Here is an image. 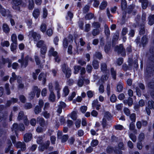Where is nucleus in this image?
Segmentation results:
<instances>
[{"label": "nucleus", "instance_id": "obj_1", "mask_svg": "<svg viewBox=\"0 0 154 154\" xmlns=\"http://www.w3.org/2000/svg\"><path fill=\"white\" fill-rule=\"evenodd\" d=\"M37 46L38 48H41V53L43 55L42 57L43 58L45 57L44 55L46 53L47 48L46 45L44 43V42L42 40L39 41L37 44Z\"/></svg>", "mask_w": 154, "mask_h": 154}, {"label": "nucleus", "instance_id": "obj_2", "mask_svg": "<svg viewBox=\"0 0 154 154\" xmlns=\"http://www.w3.org/2000/svg\"><path fill=\"white\" fill-rule=\"evenodd\" d=\"M41 90L37 86L34 87L31 91L29 94V98L30 99H32L35 96L36 94L37 97H38L40 96Z\"/></svg>", "mask_w": 154, "mask_h": 154}, {"label": "nucleus", "instance_id": "obj_3", "mask_svg": "<svg viewBox=\"0 0 154 154\" xmlns=\"http://www.w3.org/2000/svg\"><path fill=\"white\" fill-rule=\"evenodd\" d=\"M62 70L65 74L67 78H69L71 74V70L70 68L66 64L63 65L62 68Z\"/></svg>", "mask_w": 154, "mask_h": 154}, {"label": "nucleus", "instance_id": "obj_4", "mask_svg": "<svg viewBox=\"0 0 154 154\" xmlns=\"http://www.w3.org/2000/svg\"><path fill=\"white\" fill-rule=\"evenodd\" d=\"M93 26L96 29H94L92 31V34L94 36H95L98 35L100 32L99 28L100 25L98 22H95L92 24Z\"/></svg>", "mask_w": 154, "mask_h": 154}, {"label": "nucleus", "instance_id": "obj_5", "mask_svg": "<svg viewBox=\"0 0 154 154\" xmlns=\"http://www.w3.org/2000/svg\"><path fill=\"white\" fill-rule=\"evenodd\" d=\"M28 36L30 38L32 37L35 41H37L40 38V36L33 31H31L29 32Z\"/></svg>", "mask_w": 154, "mask_h": 154}, {"label": "nucleus", "instance_id": "obj_6", "mask_svg": "<svg viewBox=\"0 0 154 154\" xmlns=\"http://www.w3.org/2000/svg\"><path fill=\"white\" fill-rule=\"evenodd\" d=\"M106 115H108V117H107V120H109L111 117V114L109 112H107L105 113L102 122V125L104 128H105L106 126Z\"/></svg>", "mask_w": 154, "mask_h": 154}, {"label": "nucleus", "instance_id": "obj_7", "mask_svg": "<svg viewBox=\"0 0 154 154\" xmlns=\"http://www.w3.org/2000/svg\"><path fill=\"white\" fill-rule=\"evenodd\" d=\"M12 1L13 8L16 10H19L20 7L19 5L21 4V1L20 0H12Z\"/></svg>", "mask_w": 154, "mask_h": 154}, {"label": "nucleus", "instance_id": "obj_8", "mask_svg": "<svg viewBox=\"0 0 154 154\" xmlns=\"http://www.w3.org/2000/svg\"><path fill=\"white\" fill-rule=\"evenodd\" d=\"M23 55H22V60H19V62L21 63V66L22 67H26L27 64V60L28 59H29L30 60H32V58L30 57H29V56H27L25 59L24 60H23Z\"/></svg>", "mask_w": 154, "mask_h": 154}, {"label": "nucleus", "instance_id": "obj_9", "mask_svg": "<svg viewBox=\"0 0 154 154\" xmlns=\"http://www.w3.org/2000/svg\"><path fill=\"white\" fill-rule=\"evenodd\" d=\"M19 129L20 131H23L25 129V127L22 124H20L19 126L17 124H14L13 125L12 128L13 131L14 130L16 131Z\"/></svg>", "mask_w": 154, "mask_h": 154}, {"label": "nucleus", "instance_id": "obj_10", "mask_svg": "<svg viewBox=\"0 0 154 154\" xmlns=\"http://www.w3.org/2000/svg\"><path fill=\"white\" fill-rule=\"evenodd\" d=\"M148 107L149 108H146V111L148 115L150 114V110L149 109L153 108L154 109V102L152 101H149L148 103Z\"/></svg>", "mask_w": 154, "mask_h": 154}, {"label": "nucleus", "instance_id": "obj_11", "mask_svg": "<svg viewBox=\"0 0 154 154\" xmlns=\"http://www.w3.org/2000/svg\"><path fill=\"white\" fill-rule=\"evenodd\" d=\"M54 86H55V89L57 92L58 99H59L60 97V91L61 89V88L59 84L57 82H55Z\"/></svg>", "mask_w": 154, "mask_h": 154}, {"label": "nucleus", "instance_id": "obj_12", "mask_svg": "<svg viewBox=\"0 0 154 154\" xmlns=\"http://www.w3.org/2000/svg\"><path fill=\"white\" fill-rule=\"evenodd\" d=\"M46 74L43 73H41L38 76V79L40 81H42L43 84L45 83L46 81Z\"/></svg>", "mask_w": 154, "mask_h": 154}, {"label": "nucleus", "instance_id": "obj_13", "mask_svg": "<svg viewBox=\"0 0 154 154\" xmlns=\"http://www.w3.org/2000/svg\"><path fill=\"white\" fill-rule=\"evenodd\" d=\"M15 146L17 148H21L22 150H24L25 149V144L24 143L18 142L16 143Z\"/></svg>", "mask_w": 154, "mask_h": 154}, {"label": "nucleus", "instance_id": "obj_14", "mask_svg": "<svg viewBox=\"0 0 154 154\" xmlns=\"http://www.w3.org/2000/svg\"><path fill=\"white\" fill-rule=\"evenodd\" d=\"M100 106V105L99 104L97 100H94L92 103V106L94 109L96 108L97 110H99L100 109L99 107Z\"/></svg>", "mask_w": 154, "mask_h": 154}, {"label": "nucleus", "instance_id": "obj_15", "mask_svg": "<svg viewBox=\"0 0 154 154\" xmlns=\"http://www.w3.org/2000/svg\"><path fill=\"white\" fill-rule=\"evenodd\" d=\"M32 135L31 134H26L24 136V140L25 142H28L31 140Z\"/></svg>", "mask_w": 154, "mask_h": 154}, {"label": "nucleus", "instance_id": "obj_16", "mask_svg": "<svg viewBox=\"0 0 154 154\" xmlns=\"http://www.w3.org/2000/svg\"><path fill=\"white\" fill-rule=\"evenodd\" d=\"M142 3V6L143 9H145L148 5V2L147 0H139Z\"/></svg>", "mask_w": 154, "mask_h": 154}, {"label": "nucleus", "instance_id": "obj_17", "mask_svg": "<svg viewBox=\"0 0 154 154\" xmlns=\"http://www.w3.org/2000/svg\"><path fill=\"white\" fill-rule=\"evenodd\" d=\"M39 14L40 12L39 9H36L34 10L33 13V15L35 18H37L39 16Z\"/></svg>", "mask_w": 154, "mask_h": 154}, {"label": "nucleus", "instance_id": "obj_18", "mask_svg": "<svg viewBox=\"0 0 154 154\" xmlns=\"http://www.w3.org/2000/svg\"><path fill=\"white\" fill-rule=\"evenodd\" d=\"M50 142L48 141L47 142L46 145H40L39 147V150L41 151H43L45 148H47V147L49 145Z\"/></svg>", "mask_w": 154, "mask_h": 154}, {"label": "nucleus", "instance_id": "obj_19", "mask_svg": "<svg viewBox=\"0 0 154 154\" xmlns=\"http://www.w3.org/2000/svg\"><path fill=\"white\" fill-rule=\"evenodd\" d=\"M2 28L4 32L5 33H8L10 31V28L8 25L7 24H3Z\"/></svg>", "mask_w": 154, "mask_h": 154}, {"label": "nucleus", "instance_id": "obj_20", "mask_svg": "<svg viewBox=\"0 0 154 154\" xmlns=\"http://www.w3.org/2000/svg\"><path fill=\"white\" fill-rule=\"evenodd\" d=\"M154 23V15L150 16L149 17L148 23L150 25H152Z\"/></svg>", "mask_w": 154, "mask_h": 154}, {"label": "nucleus", "instance_id": "obj_21", "mask_svg": "<svg viewBox=\"0 0 154 154\" xmlns=\"http://www.w3.org/2000/svg\"><path fill=\"white\" fill-rule=\"evenodd\" d=\"M69 92V91L68 88L67 87H65L63 89V95L65 97L68 94Z\"/></svg>", "mask_w": 154, "mask_h": 154}, {"label": "nucleus", "instance_id": "obj_22", "mask_svg": "<svg viewBox=\"0 0 154 154\" xmlns=\"http://www.w3.org/2000/svg\"><path fill=\"white\" fill-rule=\"evenodd\" d=\"M17 81L18 83H19V87L20 88H22L23 87L24 85L21 83V78L20 76H18L17 77Z\"/></svg>", "mask_w": 154, "mask_h": 154}, {"label": "nucleus", "instance_id": "obj_23", "mask_svg": "<svg viewBox=\"0 0 154 154\" xmlns=\"http://www.w3.org/2000/svg\"><path fill=\"white\" fill-rule=\"evenodd\" d=\"M116 50L119 53H121L123 50V46L122 45H120L119 46H117L116 47Z\"/></svg>", "mask_w": 154, "mask_h": 154}, {"label": "nucleus", "instance_id": "obj_24", "mask_svg": "<svg viewBox=\"0 0 154 154\" xmlns=\"http://www.w3.org/2000/svg\"><path fill=\"white\" fill-rule=\"evenodd\" d=\"M55 96L53 92H51L49 96V100L52 102H54L55 100Z\"/></svg>", "mask_w": 154, "mask_h": 154}, {"label": "nucleus", "instance_id": "obj_25", "mask_svg": "<svg viewBox=\"0 0 154 154\" xmlns=\"http://www.w3.org/2000/svg\"><path fill=\"white\" fill-rule=\"evenodd\" d=\"M107 5V3L106 2H103L100 4L99 8L100 10L104 9Z\"/></svg>", "mask_w": 154, "mask_h": 154}, {"label": "nucleus", "instance_id": "obj_26", "mask_svg": "<svg viewBox=\"0 0 154 154\" xmlns=\"http://www.w3.org/2000/svg\"><path fill=\"white\" fill-rule=\"evenodd\" d=\"M37 122L41 126H43L45 123L44 120L43 118L38 117L37 119Z\"/></svg>", "mask_w": 154, "mask_h": 154}, {"label": "nucleus", "instance_id": "obj_27", "mask_svg": "<svg viewBox=\"0 0 154 154\" xmlns=\"http://www.w3.org/2000/svg\"><path fill=\"white\" fill-rule=\"evenodd\" d=\"M34 7L33 0H29L28 8L29 9H32Z\"/></svg>", "mask_w": 154, "mask_h": 154}, {"label": "nucleus", "instance_id": "obj_28", "mask_svg": "<svg viewBox=\"0 0 154 154\" xmlns=\"http://www.w3.org/2000/svg\"><path fill=\"white\" fill-rule=\"evenodd\" d=\"M54 49L53 48H51L49 51V54L50 55H52L54 56H55L57 54V52L54 51Z\"/></svg>", "mask_w": 154, "mask_h": 154}, {"label": "nucleus", "instance_id": "obj_29", "mask_svg": "<svg viewBox=\"0 0 154 154\" xmlns=\"http://www.w3.org/2000/svg\"><path fill=\"white\" fill-rule=\"evenodd\" d=\"M74 73L77 74L79 72L80 69H81V67L79 66H74Z\"/></svg>", "mask_w": 154, "mask_h": 154}, {"label": "nucleus", "instance_id": "obj_30", "mask_svg": "<svg viewBox=\"0 0 154 154\" xmlns=\"http://www.w3.org/2000/svg\"><path fill=\"white\" fill-rule=\"evenodd\" d=\"M40 72V70L39 69H37L35 70V72L33 73L32 77L34 79H37V75Z\"/></svg>", "mask_w": 154, "mask_h": 154}, {"label": "nucleus", "instance_id": "obj_31", "mask_svg": "<svg viewBox=\"0 0 154 154\" xmlns=\"http://www.w3.org/2000/svg\"><path fill=\"white\" fill-rule=\"evenodd\" d=\"M11 40L13 42L12 43H17V38L15 34H13L11 36Z\"/></svg>", "mask_w": 154, "mask_h": 154}, {"label": "nucleus", "instance_id": "obj_32", "mask_svg": "<svg viewBox=\"0 0 154 154\" xmlns=\"http://www.w3.org/2000/svg\"><path fill=\"white\" fill-rule=\"evenodd\" d=\"M71 118L73 120H75L77 118V113L75 111L72 112L70 115Z\"/></svg>", "mask_w": 154, "mask_h": 154}, {"label": "nucleus", "instance_id": "obj_33", "mask_svg": "<svg viewBox=\"0 0 154 154\" xmlns=\"http://www.w3.org/2000/svg\"><path fill=\"white\" fill-rule=\"evenodd\" d=\"M17 43H12L11 45V51L15 52L16 49Z\"/></svg>", "mask_w": 154, "mask_h": 154}, {"label": "nucleus", "instance_id": "obj_34", "mask_svg": "<svg viewBox=\"0 0 154 154\" xmlns=\"http://www.w3.org/2000/svg\"><path fill=\"white\" fill-rule=\"evenodd\" d=\"M126 2L125 0H122L121 1V7L122 9H124L126 7Z\"/></svg>", "mask_w": 154, "mask_h": 154}, {"label": "nucleus", "instance_id": "obj_35", "mask_svg": "<svg viewBox=\"0 0 154 154\" xmlns=\"http://www.w3.org/2000/svg\"><path fill=\"white\" fill-rule=\"evenodd\" d=\"M93 66L95 69H97L99 67V63L97 61L94 60L93 62Z\"/></svg>", "mask_w": 154, "mask_h": 154}, {"label": "nucleus", "instance_id": "obj_36", "mask_svg": "<svg viewBox=\"0 0 154 154\" xmlns=\"http://www.w3.org/2000/svg\"><path fill=\"white\" fill-rule=\"evenodd\" d=\"M40 30L42 32H45L46 29V25L45 24H42L40 26Z\"/></svg>", "mask_w": 154, "mask_h": 154}, {"label": "nucleus", "instance_id": "obj_37", "mask_svg": "<svg viewBox=\"0 0 154 154\" xmlns=\"http://www.w3.org/2000/svg\"><path fill=\"white\" fill-rule=\"evenodd\" d=\"M104 27L105 29V34L107 35H109L110 34V31L109 28L107 26V25H105Z\"/></svg>", "mask_w": 154, "mask_h": 154}, {"label": "nucleus", "instance_id": "obj_38", "mask_svg": "<svg viewBox=\"0 0 154 154\" xmlns=\"http://www.w3.org/2000/svg\"><path fill=\"white\" fill-rule=\"evenodd\" d=\"M117 90L118 91H121L123 89L122 84L121 83L118 85L117 87Z\"/></svg>", "mask_w": 154, "mask_h": 154}, {"label": "nucleus", "instance_id": "obj_39", "mask_svg": "<svg viewBox=\"0 0 154 154\" xmlns=\"http://www.w3.org/2000/svg\"><path fill=\"white\" fill-rule=\"evenodd\" d=\"M68 136L66 135H64L62 136L61 138V142H65L68 139Z\"/></svg>", "mask_w": 154, "mask_h": 154}, {"label": "nucleus", "instance_id": "obj_40", "mask_svg": "<svg viewBox=\"0 0 154 154\" xmlns=\"http://www.w3.org/2000/svg\"><path fill=\"white\" fill-rule=\"evenodd\" d=\"M48 15V11L46 9L44 8L43 9V17L44 18H46Z\"/></svg>", "mask_w": 154, "mask_h": 154}, {"label": "nucleus", "instance_id": "obj_41", "mask_svg": "<svg viewBox=\"0 0 154 154\" xmlns=\"http://www.w3.org/2000/svg\"><path fill=\"white\" fill-rule=\"evenodd\" d=\"M93 15L91 13H90L86 15L85 16V18L87 20H90L93 18Z\"/></svg>", "mask_w": 154, "mask_h": 154}, {"label": "nucleus", "instance_id": "obj_42", "mask_svg": "<svg viewBox=\"0 0 154 154\" xmlns=\"http://www.w3.org/2000/svg\"><path fill=\"white\" fill-rule=\"evenodd\" d=\"M12 77L10 78V82L11 83H12V82L14 81L15 79V78L16 77L15 74L14 72H13L12 73Z\"/></svg>", "mask_w": 154, "mask_h": 154}, {"label": "nucleus", "instance_id": "obj_43", "mask_svg": "<svg viewBox=\"0 0 154 154\" xmlns=\"http://www.w3.org/2000/svg\"><path fill=\"white\" fill-rule=\"evenodd\" d=\"M117 98L115 94H112L110 98V100L112 102H115Z\"/></svg>", "mask_w": 154, "mask_h": 154}, {"label": "nucleus", "instance_id": "obj_44", "mask_svg": "<svg viewBox=\"0 0 154 154\" xmlns=\"http://www.w3.org/2000/svg\"><path fill=\"white\" fill-rule=\"evenodd\" d=\"M98 144V141L97 140H92L91 143V145L92 146H97Z\"/></svg>", "mask_w": 154, "mask_h": 154}, {"label": "nucleus", "instance_id": "obj_45", "mask_svg": "<svg viewBox=\"0 0 154 154\" xmlns=\"http://www.w3.org/2000/svg\"><path fill=\"white\" fill-rule=\"evenodd\" d=\"M1 6L0 8L1 13L3 16H5L6 13V11L5 9L2 8L1 5Z\"/></svg>", "mask_w": 154, "mask_h": 154}, {"label": "nucleus", "instance_id": "obj_46", "mask_svg": "<svg viewBox=\"0 0 154 154\" xmlns=\"http://www.w3.org/2000/svg\"><path fill=\"white\" fill-rule=\"evenodd\" d=\"M2 45L3 46L8 47L10 45V43L8 41H5L2 43Z\"/></svg>", "mask_w": 154, "mask_h": 154}, {"label": "nucleus", "instance_id": "obj_47", "mask_svg": "<svg viewBox=\"0 0 154 154\" xmlns=\"http://www.w3.org/2000/svg\"><path fill=\"white\" fill-rule=\"evenodd\" d=\"M47 90L46 88H44L42 90L41 94L43 97H45L47 94Z\"/></svg>", "mask_w": 154, "mask_h": 154}, {"label": "nucleus", "instance_id": "obj_48", "mask_svg": "<svg viewBox=\"0 0 154 154\" xmlns=\"http://www.w3.org/2000/svg\"><path fill=\"white\" fill-rule=\"evenodd\" d=\"M41 108L39 107L38 106H36L35 109V114H38L41 112Z\"/></svg>", "mask_w": 154, "mask_h": 154}, {"label": "nucleus", "instance_id": "obj_49", "mask_svg": "<svg viewBox=\"0 0 154 154\" xmlns=\"http://www.w3.org/2000/svg\"><path fill=\"white\" fill-rule=\"evenodd\" d=\"M94 57L96 58L100 59L102 57V55L100 52H96L95 55H94Z\"/></svg>", "mask_w": 154, "mask_h": 154}, {"label": "nucleus", "instance_id": "obj_50", "mask_svg": "<svg viewBox=\"0 0 154 154\" xmlns=\"http://www.w3.org/2000/svg\"><path fill=\"white\" fill-rule=\"evenodd\" d=\"M87 107L85 106H82L80 108V110L81 112L83 113H84L87 110Z\"/></svg>", "mask_w": 154, "mask_h": 154}, {"label": "nucleus", "instance_id": "obj_51", "mask_svg": "<svg viewBox=\"0 0 154 154\" xmlns=\"http://www.w3.org/2000/svg\"><path fill=\"white\" fill-rule=\"evenodd\" d=\"M111 75H112L113 78L114 79H115L116 75L115 71L113 68L111 69Z\"/></svg>", "mask_w": 154, "mask_h": 154}, {"label": "nucleus", "instance_id": "obj_52", "mask_svg": "<svg viewBox=\"0 0 154 154\" xmlns=\"http://www.w3.org/2000/svg\"><path fill=\"white\" fill-rule=\"evenodd\" d=\"M83 84V80L82 79H79L77 85L79 87H81Z\"/></svg>", "mask_w": 154, "mask_h": 154}, {"label": "nucleus", "instance_id": "obj_53", "mask_svg": "<svg viewBox=\"0 0 154 154\" xmlns=\"http://www.w3.org/2000/svg\"><path fill=\"white\" fill-rule=\"evenodd\" d=\"M68 43V40L66 38H65L64 39L63 42V46L65 48H67Z\"/></svg>", "mask_w": 154, "mask_h": 154}, {"label": "nucleus", "instance_id": "obj_54", "mask_svg": "<svg viewBox=\"0 0 154 154\" xmlns=\"http://www.w3.org/2000/svg\"><path fill=\"white\" fill-rule=\"evenodd\" d=\"M90 29V25L89 24H87L85 25V31L88 32Z\"/></svg>", "mask_w": 154, "mask_h": 154}, {"label": "nucleus", "instance_id": "obj_55", "mask_svg": "<svg viewBox=\"0 0 154 154\" xmlns=\"http://www.w3.org/2000/svg\"><path fill=\"white\" fill-rule=\"evenodd\" d=\"M19 99L21 102L23 103H24L26 100V99L25 97L23 95H21L20 96Z\"/></svg>", "mask_w": 154, "mask_h": 154}, {"label": "nucleus", "instance_id": "obj_56", "mask_svg": "<svg viewBox=\"0 0 154 154\" xmlns=\"http://www.w3.org/2000/svg\"><path fill=\"white\" fill-rule=\"evenodd\" d=\"M129 137L134 142L136 140V137L135 136L132 134H130L129 135Z\"/></svg>", "mask_w": 154, "mask_h": 154}, {"label": "nucleus", "instance_id": "obj_57", "mask_svg": "<svg viewBox=\"0 0 154 154\" xmlns=\"http://www.w3.org/2000/svg\"><path fill=\"white\" fill-rule=\"evenodd\" d=\"M48 88L50 92H53V91L54 89L53 87L52 83H49L48 85Z\"/></svg>", "mask_w": 154, "mask_h": 154}, {"label": "nucleus", "instance_id": "obj_58", "mask_svg": "<svg viewBox=\"0 0 154 154\" xmlns=\"http://www.w3.org/2000/svg\"><path fill=\"white\" fill-rule=\"evenodd\" d=\"M30 123L32 125L35 126L36 124V120L34 119H32L31 120Z\"/></svg>", "mask_w": 154, "mask_h": 154}, {"label": "nucleus", "instance_id": "obj_59", "mask_svg": "<svg viewBox=\"0 0 154 154\" xmlns=\"http://www.w3.org/2000/svg\"><path fill=\"white\" fill-rule=\"evenodd\" d=\"M106 69V64L105 63H102L101 65V69L102 71H105Z\"/></svg>", "mask_w": 154, "mask_h": 154}, {"label": "nucleus", "instance_id": "obj_60", "mask_svg": "<svg viewBox=\"0 0 154 154\" xmlns=\"http://www.w3.org/2000/svg\"><path fill=\"white\" fill-rule=\"evenodd\" d=\"M44 102L43 100L42 99H40L38 101V105L39 107L41 108L44 105Z\"/></svg>", "mask_w": 154, "mask_h": 154}, {"label": "nucleus", "instance_id": "obj_61", "mask_svg": "<svg viewBox=\"0 0 154 154\" xmlns=\"http://www.w3.org/2000/svg\"><path fill=\"white\" fill-rule=\"evenodd\" d=\"M123 61V60L122 58H120L117 60V63L120 66L122 63Z\"/></svg>", "mask_w": 154, "mask_h": 154}, {"label": "nucleus", "instance_id": "obj_62", "mask_svg": "<svg viewBox=\"0 0 154 154\" xmlns=\"http://www.w3.org/2000/svg\"><path fill=\"white\" fill-rule=\"evenodd\" d=\"M116 129L121 130L123 128V126L121 125H117L115 126Z\"/></svg>", "mask_w": 154, "mask_h": 154}, {"label": "nucleus", "instance_id": "obj_63", "mask_svg": "<svg viewBox=\"0 0 154 154\" xmlns=\"http://www.w3.org/2000/svg\"><path fill=\"white\" fill-rule=\"evenodd\" d=\"M94 94V93L91 91H89L87 92V95L88 97H92Z\"/></svg>", "mask_w": 154, "mask_h": 154}, {"label": "nucleus", "instance_id": "obj_64", "mask_svg": "<svg viewBox=\"0 0 154 154\" xmlns=\"http://www.w3.org/2000/svg\"><path fill=\"white\" fill-rule=\"evenodd\" d=\"M59 107H60L62 108H65L66 107L65 103L63 102H60V104L58 105Z\"/></svg>", "mask_w": 154, "mask_h": 154}]
</instances>
